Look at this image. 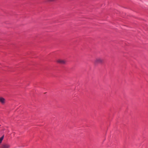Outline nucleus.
<instances>
[{"mask_svg": "<svg viewBox=\"0 0 148 148\" xmlns=\"http://www.w3.org/2000/svg\"><path fill=\"white\" fill-rule=\"evenodd\" d=\"M4 135H3L1 138H0V144L2 143V141L3 139Z\"/></svg>", "mask_w": 148, "mask_h": 148, "instance_id": "obj_5", "label": "nucleus"}, {"mask_svg": "<svg viewBox=\"0 0 148 148\" xmlns=\"http://www.w3.org/2000/svg\"><path fill=\"white\" fill-rule=\"evenodd\" d=\"M10 146L8 144H4L1 147V148H9Z\"/></svg>", "mask_w": 148, "mask_h": 148, "instance_id": "obj_2", "label": "nucleus"}, {"mask_svg": "<svg viewBox=\"0 0 148 148\" xmlns=\"http://www.w3.org/2000/svg\"><path fill=\"white\" fill-rule=\"evenodd\" d=\"M103 62V60L100 58H98L96 59L94 61V64L97 65L99 64H102Z\"/></svg>", "mask_w": 148, "mask_h": 148, "instance_id": "obj_1", "label": "nucleus"}, {"mask_svg": "<svg viewBox=\"0 0 148 148\" xmlns=\"http://www.w3.org/2000/svg\"><path fill=\"white\" fill-rule=\"evenodd\" d=\"M57 62L58 63L61 64H64L65 63V62L63 60H59L57 61Z\"/></svg>", "mask_w": 148, "mask_h": 148, "instance_id": "obj_3", "label": "nucleus"}, {"mask_svg": "<svg viewBox=\"0 0 148 148\" xmlns=\"http://www.w3.org/2000/svg\"><path fill=\"white\" fill-rule=\"evenodd\" d=\"M0 101L2 103H4L5 102V99L3 97L0 98Z\"/></svg>", "mask_w": 148, "mask_h": 148, "instance_id": "obj_4", "label": "nucleus"}]
</instances>
